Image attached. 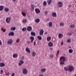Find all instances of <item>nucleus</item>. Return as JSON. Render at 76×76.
<instances>
[{
	"mask_svg": "<svg viewBox=\"0 0 76 76\" xmlns=\"http://www.w3.org/2000/svg\"><path fill=\"white\" fill-rule=\"evenodd\" d=\"M27 69L26 68H24L23 69L22 73L24 75H26L27 74Z\"/></svg>",
	"mask_w": 76,
	"mask_h": 76,
	"instance_id": "4",
	"label": "nucleus"
},
{
	"mask_svg": "<svg viewBox=\"0 0 76 76\" xmlns=\"http://www.w3.org/2000/svg\"><path fill=\"white\" fill-rule=\"evenodd\" d=\"M63 37V34H61L60 33L58 35V37L59 38H62Z\"/></svg>",
	"mask_w": 76,
	"mask_h": 76,
	"instance_id": "10",
	"label": "nucleus"
},
{
	"mask_svg": "<svg viewBox=\"0 0 76 76\" xmlns=\"http://www.w3.org/2000/svg\"><path fill=\"white\" fill-rule=\"evenodd\" d=\"M75 3H76V1L75 2Z\"/></svg>",
	"mask_w": 76,
	"mask_h": 76,
	"instance_id": "64",
	"label": "nucleus"
},
{
	"mask_svg": "<svg viewBox=\"0 0 76 76\" xmlns=\"http://www.w3.org/2000/svg\"><path fill=\"white\" fill-rule=\"evenodd\" d=\"M66 60V58L64 56H61L60 58V64H64V61Z\"/></svg>",
	"mask_w": 76,
	"mask_h": 76,
	"instance_id": "1",
	"label": "nucleus"
},
{
	"mask_svg": "<svg viewBox=\"0 0 76 76\" xmlns=\"http://www.w3.org/2000/svg\"><path fill=\"white\" fill-rule=\"evenodd\" d=\"M50 20V19L49 18H48L47 19V20L48 21V20Z\"/></svg>",
	"mask_w": 76,
	"mask_h": 76,
	"instance_id": "55",
	"label": "nucleus"
},
{
	"mask_svg": "<svg viewBox=\"0 0 76 76\" xmlns=\"http://www.w3.org/2000/svg\"><path fill=\"white\" fill-rule=\"evenodd\" d=\"M30 42H30L29 41H27V43H28V45H29V44H30Z\"/></svg>",
	"mask_w": 76,
	"mask_h": 76,
	"instance_id": "48",
	"label": "nucleus"
},
{
	"mask_svg": "<svg viewBox=\"0 0 76 76\" xmlns=\"http://www.w3.org/2000/svg\"><path fill=\"white\" fill-rule=\"evenodd\" d=\"M64 69L65 71H68V68L67 67H64Z\"/></svg>",
	"mask_w": 76,
	"mask_h": 76,
	"instance_id": "31",
	"label": "nucleus"
},
{
	"mask_svg": "<svg viewBox=\"0 0 76 76\" xmlns=\"http://www.w3.org/2000/svg\"><path fill=\"white\" fill-rule=\"evenodd\" d=\"M48 45L49 47H52L53 45V43L52 42H50L48 43Z\"/></svg>",
	"mask_w": 76,
	"mask_h": 76,
	"instance_id": "15",
	"label": "nucleus"
},
{
	"mask_svg": "<svg viewBox=\"0 0 76 76\" xmlns=\"http://www.w3.org/2000/svg\"><path fill=\"white\" fill-rule=\"evenodd\" d=\"M59 53H60V50H59L57 52V53L56 55V56H58V54H59Z\"/></svg>",
	"mask_w": 76,
	"mask_h": 76,
	"instance_id": "42",
	"label": "nucleus"
},
{
	"mask_svg": "<svg viewBox=\"0 0 76 76\" xmlns=\"http://www.w3.org/2000/svg\"><path fill=\"white\" fill-rule=\"evenodd\" d=\"M34 45V46H35V45H36V42L34 41L33 42Z\"/></svg>",
	"mask_w": 76,
	"mask_h": 76,
	"instance_id": "44",
	"label": "nucleus"
},
{
	"mask_svg": "<svg viewBox=\"0 0 76 76\" xmlns=\"http://www.w3.org/2000/svg\"><path fill=\"white\" fill-rule=\"evenodd\" d=\"M64 25V23H61L59 24V26H63Z\"/></svg>",
	"mask_w": 76,
	"mask_h": 76,
	"instance_id": "32",
	"label": "nucleus"
},
{
	"mask_svg": "<svg viewBox=\"0 0 76 76\" xmlns=\"http://www.w3.org/2000/svg\"><path fill=\"white\" fill-rule=\"evenodd\" d=\"M75 27V26L74 24H71L70 26V28H74Z\"/></svg>",
	"mask_w": 76,
	"mask_h": 76,
	"instance_id": "34",
	"label": "nucleus"
},
{
	"mask_svg": "<svg viewBox=\"0 0 76 76\" xmlns=\"http://www.w3.org/2000/svg\"><path fill=\"white\" fill-rule=\"evenodd\" d=\"M58 7H61L63 6V3L61 1H59L57 3Z\"/></svg>",
	"mask_w": 76,
	"mask_h": 76,
	"instance_id": "3",
	"label": "nucleus"
},
{
	"mask_svg": "<svg viewBox=\"0 0 76 76\" xmlns=\"http://www.w3.org/2000/svg\"><path fill=\"white\" fill-rule=\"evenodd\" d=\"M27 28L28 31H32V27L31 26H28L27 27Z\"/></svg>",
	"mask_w": 76,
	"mask_h": 76,
	"instance_id": "12",
	"label": "nucleus"
},
{
	"mask_svg": "<svg viewBox=\"0 0 76 76\" xmlns=\"http://www.w3.org/2000/svg\"><path fill=\"white\" fill-rule=\"evenodd\" d=\"M68 35L69 36H70L71 35H72V34L71 33H68Z\"/></svg>",
	"mask_w": 76,
	"mask_h": 76,
	"instance_id": "50",
	"label": "nucleus"
},
{
	"mask_svg": "<svg viewBox=\"0 0 76 76\" xmlns=\"http://www.w3.org/2000/svg\"><path fill=\"white\" fill-rule=\"evenodd\" d=\"M3 73V70L1 69L0 71V73L1 74H2Z\"/></svg>",
	"mask_w": 76,
	"mask_h": 76,
	"instance_id": "43",
	"label": "nucleus"
},
{
	"mask_svg": "<svg viewBox=\"0 0 76 76\" xmlns=\"http://www.w3.org/2000/svg\"><path fill=\"white\" fill-rule=\"evenodd\" d=\"M31 36H35L36 34L34 32H31Z\"/></svg>",
	"mask_w": 76,
	"mask_h": 76,
	"instance_id": "21",
	"label": "nucleus"
},
{
	"mask_svg": "<svg viewBox=\"0 0 76 76\" xmlns=\"http://www.w3.org/2000/svg\"><path fill=\"white\" fill-rule=\"evenodd\" d=\"M5 66V64L3 62H1L0 63V67H3Z\"/></svg>",
	"mask_w": 76,
	"mask_h": 76,
	"instance_id": "14",
	"label": "nucleus"
},
{
	"mask_svg": "<svg viewBox=\"0 0 76 76\" xmlns=\"http://www.w3.org/2000/svg\"><path fill=\"white\" fill-rule=\"evenodd\" d=\"M24 63V62L22 60H21L20 61L19 66H21L22 64H23Z\"/></svg>",
	"mask_w": 76,
	"mask_h": 76,
	"instance_id": "17",
	"label": "nucleus"
},
{
	"mask_svg": "<svg viewBox=\"0 0 76 76\" xmlns=\"http://www.w3.org/2000/svg\"><path fill=\"white\" fill-rule=\"evenodd\" d=\"M31 10L33 11L34 10V6L33 5H31Z\"/></svg>",
	"mask_w": 76,
	"mask_h": 76,
	"instance_id": "38",
	"label": "nucleus"
},
{
	"mask_svg": "<svg viewBox=\"0 0 76 76\" xmlns=\"http://www.w3.org/2000/svg\"><path fill=\"white\" fill-rule=\"evenodd\" d=\"M51 15L52 17H57V13L56 12L52 13Z\"/></svg>",
	"mask_w": 76,
	"mask_h": 76,
	"instance_id": "11",
	"label": "nucleus"
},
{
	"mask_svg": "<svg viewBox=\"0 0 76 76\" xmlns=\"http://www.w3.org/2000/svg\"><path fill=\"white\" fill-rule=\"evenodd\" d=\"M16 0H12V1H16Z\"/></svg>",
	"mask_w": 76,
	"mask_h": 76,
	"instance_id": "59",
	"label": "nucleus"
},
{
	"mask_svg": "<svg viewBox=\"0 0 76 76\" xmlns=\"http://www.w3.org/2000/svg\"><path fill=\"white\" fill-rule=\"evenodd\" d=\"M27 22V20L26 18L23 19L22 20V22L23 23H26Z\"/></svg>",
	"mask_w": 76,
	"mask_h": 76,
	"instance_id": "16",
	"label": "nucleus"
},
{
	"mask_svg": "<svg viewBox=\"0 0 76 76\" xmlns=\"http://www.w3.org/2000/svg\"><path fill=\"white\" fill-rule=\"evenodd\" d=\"M53 57H54V55H51L50 56V58H53Z\"/></svg>",
	"mask_w": 76,
	"mask_h": 76,
	"instance_id": "39",
	"label": "nucleus"
},
{
	"mask_svg": "<svg viewBox=\"0 0 76 76\" xmlns=\"http://www.w3.org/2000/svg\"><path fill=\"white\" fill-rule=\"evenodd\" d=\"M21 58L22 60H23L24 59V56H21Z\"/></svg>",
	"mask_w": 76,
	"mask_h": 76,
	"instance_id": "47",
	"label": "nucleus"
},
{
	"mask_svg": "<svg viewBox=\"0 0 76 76\" xmlns=\"http://www.w3.org/2000/svg\"><path fill=\"white\" fill-rule=\"evenodd\" d=\"M18 54H14L13 55V58H17V57H18Z\"/></svg>",
	"mask_w": 76,
	"mask_h": 76,
	"instance_id": "22",
	"label": "nucleus"
},
{
	"mask_svg": "<svg viewBox=\"0 0 76 76\" xmlns=\"http://www.w3.org/2000/svg\"><path fill=\"white\" fill-rule=\"evenodd\" d=\"M10 20H11V18H7L6 19V21L7 23H9L10 21Z\"/></svg>",
	"mask_w": 76,
	"mask_h": 76,
	"instance_id": "5",
	"label": "nucleus"
},
{
	"mask_svg": "<svg viewBox=\"0 0 76 76\" xmlns=\"http://www.w3.org/2000/svg\"><path fill=\"white\" fill-rule=\"evenodd\" d=\"M52 50H53V49H52Z\"/></svg>",
	"mask_w": 76,
	"mask_h": 76,
	"instance_id": "63",
	"label": "nucleus"
},
{
	"mask_svg": "<svg viewBox=\"0 0 76 76\" xmlns=\"http://www.w3.org/2000/svg\"><path fill=\"white\" fill-rule=\"evenodd\" d=\"M67 42H68L69 43H70L71 42V39H68L67 40Z\"/></svg>",
	"mask_w": 76,
	"mask_h": 76,
	"instance_id": "37",
	"label": "nucleus"
},
{
	"mask_svg": "<svg viewBox=\"0 0 76 76\" xmlns=\"http://www.w3.org/2000/svg\"><path fill=\"white\" fill-rule=\"evenodd\" d=\"M73 70V67L72 66H69L68 68V71H69L71 72Z\"/></svg>",
	"mask_w": 76,
	"mask_h": 76,
	"instance_id": "2",
	"label": "nucleus"
},
{
	"mask_svg": "<svg viewBox=\"0 0 76 76\" xmlns=\"http://www.w3.org/2000/svg\"><path fill=\"white\" fill-rule=\"evenodd\" d=\"M45 14H46V15H47V14H48V12L47 11L45 12Z\"/></svg>",
	"mask_w": 76,
	"mask_h": 76,
	"instance_id": "51",
	"label": "nucleus"
},
{
	"mask_svg": "<svg viewBox=\"0 0 76 76\" xmlns=\"http://www.w3.org/2000/svg\"><path fill=\"white\" fill-rule=\"evenodd\" d=\"M4 10L5 12H8L9 10V9L7 8L6 7L4 8Z\"/></svg>",
	"mask_w": 76,
	"mask_h": 76,
	"instance_id": "24",
	"label": "nucleus"
},
{
	"mask_svg": "<svg viewBox=\"0 0 76 76\" xmlns=\"http://www.w3.org/2000/svg\"><path fill=\"white\" fill-rule=\"evenodd\" d=\"M26 51L28 53H31V50L28 48H26Z\"/></svg>",
	"mask_w": 76,
	"mask_h": 76,
	"instance_id": "7",
	"label": "nucleus"
},
{
	"mask_svg": "<svg viewBox=\"0 0 76 76\" xmlns=\"http://www.w3.org/2000/svg\"><path fill=\"white\" fill-rule=\"evenodd\" d=\"M19 39H18L16 41L17 42H19Z\"/></svg>",
	"mask_w": 76,
	"mask_h": 76,
	"instance_id": "49",
	"label": "nucleus"
},
{
	"mask_svg": "<svg viewBox=\"0 0 76 76\" xmlns=\"http://www.w3.org/2000/svg\"><path fill=\"white\" fill-rule=\"evenodd\" d=\"M4 7L3 6H0V11H1L3 10Z\"/></svg>",
	"mask_w": 76,
	"mask_h": 76,
	"instance_id": "26",
	"label": "nucleus"
},
{
	"mask_svg": "<svg viewBox=\"0 0 76 76\" xmlns=\"http://www.w3.org/2000/svg\"><path fill=\"white\" fill-rule=\"evenodd\" d=\"M2 45V43L1 42V40H0V45Z\"/></svg>",
	"mask_w": 76,
	"mask_h": 76,
	"instance_id": "52",
	"label": "nucleus"
},
{
	"mask_svg": "<svg viewBox=\"0 0 76 76\" xmlns=\"http://www.w3.org/2000/svg\"><path fill=\"white\" fill-rule=\"evenodd\" d=\"M16 29V28L15 27L12 26L11 28V29L12 31H15Z\"/></svg>",
	"mask_w": 76,
	"mask_h": 76,
	"instance_id": "28",
	"label": "nucleus"
},
{
	"mask_svg": "<svg viewBox=\"0 0 76 76\" xmlns=\"http://www.w3.org/2000/svg\"><path fill=\"white\" fill-rule=\"evenodd\" d=\"M39 76H44V75L42 74H40Z\"/></svg>",
	"mask_w": 76,
	"mask_h": 76,
	"instance_id": "53",
	"label": "nucleus"
},
{
	"mask_svg": "<svg viewBox=\"0 0 76 76\" xmlns=\"http://www.w3.org/2000/svg\"><path fill=\"white\" fill-rule=\"evenodd\" d=\"M43 34H44V30L42 29H40L39 33L40 35H42Z\"/></svg>",
	"mask_w": 76,
	"mask_h": 76,
	"instance_id": "8",
	"label": "nucleus"
},
{
	"mask_svg": "<svg viewBox=\"0 0 76 76\" xmlns=\"http://www.w3.org/2000/svg\"><path fill=\"white\" fill-rule=\"evenodd\" d=\"M47 2L45 1H44L43 2V5L45 6V7H46V6H47Z\"/></svg>",
	"mask_w": 76,
	"mask_h": 76,
	"instance_id": "27",
	"label": "nucleus"
},
{
	"mask_svg": "<svg viewBox=\"0 0 76 76\" xmlns=\"http://www.w3.org/2000/svg\"><path fill=\"white\" fill-rule=\"evenodd\" d=\"M74 76H76V74H75V75H74Z\"/></svg>",
	"mask_w": 76,
	"mask_h": 76,
	"instance_id": "61",
	"label": "nucleus"
},
{
	"mask_svg": "<svg viewBox=\"0 0 76 76\" xmlns=\"http://www.w3.org/2000/svg\"><path fill=\"white\" fill-rule=\"evenodd\" d=\"M35 12L36 13L38 14L40 13V10L38 8H36L35 9Z\"/></svg>",
	"mask_w": 76,
	"mask_h": 76,
	"instance_id": "6",
	"label": "nucleus"
},
{
	"mask_svg": "<svg viewBox=\"0 0 76 76\" xmlns=\"http://www.w3.org/2000/svg\"><path fill=\"white\" fill-rule=\"evenodd\" d=\"M47 34V32H46L45 33V34Z\"/></svg>",
	"mask_w": 76,
	"mask_h": 76,
	"instance_id": "58",
	"label": "nucleus"
},
{
	"mask_svg": "<svg viewBox=\"0 0 76 76\" xmlns=\"http://www.w3.org/2000/svg\"><path fill=\"white\" fill-rule=\"evenodd\" d=\"M53 25V23H52V22H50L49 23V26L50 27H51Z\"/></svg>",
	"mask_w": 76,
	"mask_h": 76,
	"instance_id": "36",
	"label": "nucleus"
},
{
	"mask_svg": "<svg viewBox=\"0 0 76 76\" xmlns=\"http://www.w3.org/2000/svg\"><path fill=\"white\" fill-rule=\"evenodd\" d=\"M69 7H71V6H72V5H69Z\"/></svg>",
	"mask_w": 76,
	"mask_h": 76,
	"instance_id": "56",
	"label": "nucleus"
},
{
	"mask_svg": "<svg viewBox=\"0 0 76 76\" xmlns=\"http://www.w3.org/2000/svg\"><path fill=\"white\" fill-rule=\"evenodd\" d=\"M22 15L24 17L26 16V13L23 12H22Z\"/></svg>",
	"mask_w": 76,
	"mask_h": 76,
	"instance_id": "35",
	"label": "nucleus"
},
{
	"mask_svg": "<svg viewBox=\"0 0 76 76\" xmlns=\"http://www.w3.org/2000/svg\"><path fill=\"white\" fill-rule=\"evenodd\" d=\"M26 28L24 27V28H23L22 29V30L23 31H26Z\"/></svg>",
	"mask_w": 76,
	"mask_h": 76,
	"instance_id": "40",
	"label": "nucleus"
},
{
	"mask_svg": "<svg viewBox=\"0 0 76 76\" xmlns=\"http://www.w3.org/2000/svg\"><path fill=\"white\" fill-rule=\"evenodd\" d=\"M61 45H63V42H61Z\"/></svg>",
	"mask_w": 76,
	"mask_h": 76,
	"instance_id": "54",
	"label": "nucleus"
},
{
	"mask_svg": "<svg viewBox=\"0 0 76 76\" xmlns=\"http://www.w3.org/2000/svg\"><path fill=\"white\" fill-rule=\"evenodd\" d=\"M20 64H19V63H18V65H19Z\"/></svg>",
	"mask_w": 76,
	"mask_h": 76,
	"instance_id": "60",
	"label": "nucleus"
},
{
	"mask_svg": "<svg viewBox=\"0 0 76 76\" xmlns=\"http://www.w3.org/2000/svg\"><path fill=\"white\" fill-rule=\"evenodd\" d=\"M46 69L45 68H42L41 70V72H42L43 73H44V72H45V71H46Z\"/></svg>",
	"mask_w": 76,
	"mask_h": 76,
	"instance_id": "18",
	"label": "nucleus"
},
{
	"mask_svg": "<svg viewBox=\"0 0 76 76\" xmlns=\"http://www.w3.org/2000/svg\"><path fill=\"white\" fill-rule=\"evenodd\" d=\"M51 37L48 36L47 37V41H51Z\"/></svg>",
	"mask_w": 76,
	"mask_h": 76,
	"instance_id": "20",
	"label": "nucleus"
},
{
	"mask_svg": "<svg viewBox=\"0 0 76 76\" xmlns=\"http://www.w3.org/2000/svg\"><path fill=\"white\" fill-rule=\"evenodd\" d=\"M35 22L36 23H39L40 22V20L38 18L37 19L35 20Z\"/></svg>",
	"mask_w": 76,
	"mask_h": 76,
	"instance_id": "23",
	"label": "nucleus"
},
{
	"mask_svg": "<svg viewBox=\"0 0 76 76\" xmlns=\"http://www.w3.org/2000/svg\"><path fill=\"white\" fill-rule=\"evenodd\" d=\"M47 2L48 3V4L50 5L51 4V0H49L47 1Z\"/></svg>",
	"mask_w": 76,
	"mask_h": 76,
	"instance_id": "33",
	"label": "nucleus"
},
{
	"mask_svg": "<svg viewBox=\"0 0 76 76\" xmlns=\"http://www.w3.org/2000/svg\"><path fill=\"white\" fill-rule=\"evenodd\" d=\"M10 74H9V72L7 74H5V75L6 76H9Z\"/></svg>",
	"mask_w": 76,
	"mask_h": 76,
	"instance_id": "46",
	"label": "nucleus"
},
{
	"mask_svg": "<svg viewBox=\"0 0 76 76\" xmlns=\"http://www.w3.org/2000/svg\"><path fill=\"white\" fill-rule=\"evenodd\" d=\"M36 56V53L35 52H33L32 54V57H35Z\"/></svg>",
	"mask_w": 76,
	"mask_h": 76,
	"instance_id": "19",
	"label": "nucleus"
},
{
	"mask_svg": "<svg viewBox=\"0 0 76 76\" xmlns=\"http://www.w3.org/2000/svg\"><path fill=\"white\" fill-rule=\"evenodd\" d=\"M8 35L9 36H13L14 35V33L12 32H11Z\"/></svg>",
	"mask_w": 76,
	"mask_h": 76,
	"instance_id": "25",
	"label": "nucleus"
},
{
	"mask_svg": "<svg viewBox=\"0 0 76 76\" xmlns=\"http://www.w3.org/2000/svg\"><path fill=\"white\" fill-rule=\"evenodd\" d=\"M30 39L31 40V42L32 43L33 42V41H34V37L32 36H31L30 37Z\"/></svg>",
	"mask_w": 76,
	"mask_h": 76,
	"instance_id": "13",
	"label": "nucleus"
},
{
	"mask_svg": "<svg viewBox=\"0 0 76 76\" xmlns=\"http://www.w3.org/2000/svg\"><path fill=\"white\" fill-rule=\"evenodd\" d=\"M37 38L39 40H41V39H42V37L40 36H37Z\"/></svg>",
	"mask_w": 76,
	"mask_h": 76,
	"instance_id": "29",
	"label": "nucleus"
},
{
	"mask_svg": "<svg viewBox=\"0 0 76 76\" xmlns=\"http://www.w3.org/2000/svg\"><path fill=\"white\" fill-rule=\"evenodd\" d=\"M15 74L14 73H13L11 75V76H15Z\"/></svg>",
	"mask_w": 76,
	"mask_h": 76,
	"instance_id": "45",
	"label": "nucleus"
},
{
	"mask_svg": "<svg viewBox=\"0 0 76 76\" xmlns=\"http://www.w3.org/2000/svg\"><path fill=\"white\" fill-rule=\"evenodd\" d=\"M13 42V41L12 39H9L8 40L7 43L8 44H11Z\"/></svg>",
	"mask_w": 76,
	"mask_h": 76,
	"instance_id": "9",
	"label": "nucleus"
},
{
	"mask_svg": "<svg viewBox=\"0 0 76 76\" xmlns=\"http://www.w3.org/2000/svg\"><path fill=\"white\" fill-rule=\"evenodd\" d=\"M73 49H69V53H70L71 54L72 53H73Z\"/></svg>",
	"mask_w": 76,
	"mask_h": 76,
	"instance_id": "30",
	"label": "nucleus"
},
{
	"mask_svg": "<svg viewBox=\"0 0 76 76\" xmlns=\"http://www.w3.org/2000/svg\"><path fill=\"white\" fill-rule=\"evenodd\" d=\"M28 18H30V16L29 15H28Z\"/></svg>",
	"mask_w": 76,
	"mask_h": 76,
	"instance_id": "57",
	"label": "nucleus"
},
{
	"mask_svg": "<svg viewBox=\"0 0 76 76\" xmlns=\"http://www.w3.org/2000/svg\"><path fill=\"white\" fill-rule=\"evenodd\" d=\"M1 30L3 32H5V31H6V29H4H4H3V28H1Z\"/></svg>",
	"mask_w": 76,
	"mask_h": 76,
	"instance_id": "41",
	"label": "nucleus"
},
{
	"mask_svg": "<svg viewBox=\"0 0 76 76\" xmlns=\"http://www.w3.org/2000/svg\"><path fill=\"white\" fill-rule=\"evenodd\" d=\"M0 60H1V58H0Z\"/></svg>",
	"mask_w": 76,
	"mask_h": 76,
	"instance_id": "62",
	"label": "nucleus"
}]
</instances>
